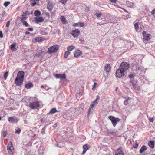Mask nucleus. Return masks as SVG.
Returning <instances> with one entry per match:
<instances>
[{
	"instance_id": "f257e3e1",
	"label": "nucleus",
	"mask_w": 155,
	"mask_h": 155,
	"mask_svg": "<svg viewBox=\"0 0 155 155\" xmlns=\"http://www.w3.org/2000/svg\"><path fill=\"white\" fill-rule=\"evenodd\" d=\"M136 76V74L133 72H131L128 76V77L130 78L129 82L132 85L134 88L136 90H139L140 89L139 86H138L137 84V81L134 79V77Z\"/></svg>"
},
{
	"instance_id": "f03ea898",
	"label": "nucleus",
	"mask_w": 155,
	"mask_h": 155,
	"mask_svg": "<svg viewBox=\"0 0 155 155\" xmlns=\"http://www.w3.org/2000/svg\"><path fill=\"white\" fill-rule=\"evenodd\" d=\"M132 63L131 64L132 69L133 71L137 72L140 71H142V67L140 65L135 59H133L132 60Z\"/></svg>"
},
{
	"instance_id": "7ed1b4c3",
	"label": "nucleus",
	"mask_w": 155,
	"mask_h": 155,
	"mask_svg": "<svg viewBox=\"0 0 155 155\" xmlns=\"http://www.w3.org/2000/svg\"><path fill=\"white\" fill-rule=\"evenodd\" d=\"M58 49V45H55L48 48L47 53L50 54L52 53L56 52Z\"/></svg>"
},
{
	"instance_id": "20e7f679",
	"label": "nucleus",
	"mask_w": 155,
	"mask_h": 155,
	"mask_svg": "<svg viewBox=\"0 0 155 155\" xmlns=\"http://www.w3.org/2000/svg\"><path fill=\"white\" fill-rule=\"evenodd\" d=\"M129 68V64L126 62H122L119 66V68L123 71L125 72Z\"/></svg>"
},
{
	"instance_id": "39448f33",
	"label": "nucleus",
	"mask_w": 155,
	"mask_h": 155,
	"mask_svg": "<svg viewBox=\"0 0 155 155\" xmlns=\"http://www.w3.org/2000/svg\"><path fill=\"white\" fill-rule=\"evenodd\" d=\"M108 118L111 120L113 126L114 127L116 125L117 122L120 120L118 118H115L112 116H109Z\"/></svg>"
},
{
	"instance_id": "423d86ee",
	"label": "nucleus",
	"mask_w": 155,
	"mask_h": 155,
	"mask_svg": "<svg viewBox=\"0 0 155 155\" xmlns=\"http://www.w3.org/2000/svg\"><path fill=\"white\" fill-rule=\"evenodd\" d=\"M142 35L143 37V41L145 43H146L149 41L151 35L150 34H146V32L143 31L142 32Z\"/></svg>"
},
{
	"instance_id": "0eeeda50",
	"label": "nucleus",
	"mask_w": 155,
	"mask_h": 155,
	"mask_svg": "<svg viewBox=\"0 0 155 155\" xmlns=\"http://www.w3.org/2000/svg\"><path fill=\"white\" fill-rule=\"evenodd\" d=\"M29 106L31 109H33L39 107L40 105L38 101H35L30 103Z\"/></svg>"
},
{
	"instance_id": "6e6552de",
	"label": "nucleus",
	"mask_w": 155,
	"mask_h": 155,
	"mask_svg": "<svg viewBox=\"0 0 155 155\" xmlns=\"http://www.w3.org/2000/svg\"><path fill=\"white\" fill-rule=\"evenodd\" d=\"M17 73V75L15 81V83L17 86H19V71H18V70H17L15 71L13 73V75Z\"/></svg>"
},
{
	"instance_id": "1a4fd4ad",
	"label": "nucleus",
	"mask_w": 155,
	"mask_h": 155,
	"mask_svg": "<svg viewBox=\"0 0 155 155\" xmlns=\"http://www.w3.org/2000/svg\"><path fill=\"white\" fill-rule=\"evenodd\" d=\"M73 114L71 112V110H69L67 111L65 114L63 115V117L67 119H69L72 117Z\"/></svg>"
},
{
	"instance_id": "9d476101",
	"label": "nucleus",
	"mask_w": 155,
	"mask_h": 155,
	"mask_svg": "<svg viewBox=\"0 0 155 155\" xmlns=\"http://www.w3.org/2000/svg\"><path fill=\"white\" fill-rule=\"evenodd\" d=\"M7 150L8 151V153L11 155L12 152V150L13 149V147L12 142L10 141L8 142L7 147Z\"/></svg>"
},
{
	"instance_id": "9b49d317",
	"label": "nucleus",
	"mask_w": 155,
	"mask_h": 155,
	"mask_svg": "<svg viewBox=\"0 0 155 155\" xmlns=\"http://www.w3.org/2000/svg\"><path fill=\"white\" fill-rule=\"evenodd\" d=\"M71 34L74 38L77 37L80 34V32L78 29H75L72 30Z\"/></svg>"
},
{
	"instance_id": "f8f14e48",
	"label": "nucleus",
	"mask_w": 155,
	"mask_h": 155,
	"mask_svg": "<svg viewBox=\"0 0 155 155\" xmlns=\"http://www.w3.org/2000/svg\"><path fill=\"white\" fill-rule=\"evenodd\" d=\"M124 72L123 71L119 68L117 69L116 72V74L117 77L121 78L124 75Z\"/></svg>"
},
{
	"instance_id": "ddd939ff",
	"label": "nucleus",
	"mask_w": 155,
	"mask_h": 155,
	"mask_svg": "<svg viewBox=\"0 0 155 155\" xmlns=\"http://www.w3.org/2000/svg\"><path fill=\"white\" fill-rule=\"evenodd\" d=\"M96 106L92 103H91L88 111V115L91 114L93 113L94 109V107Z\"/></svg>"
},
{
	"instance_id": "4468645a",
	"label": "nucleus",
	"mask_w": 155,
	"mask_h": 155,
	"mask_svg": "<svg viewBox=\"0 0 155 155\" xmlns=\"http://www.w3.org/2000/svg\"><path fill=\"white\" fill-rule=\"evenodd\" d=\"M56 78L60 79L61 80H63L66 78V76L65 74H57L55 75Z\"/></svg>"
},
{
	"instance_id": "2eb2a0df",
	"label": "nucleus",
	"mask_w": 155,
	"mask_h": 155,
	"mask_svg": "<svg viewBox=\"0 0 155 155\" xmlns=\"http://www.w3.org/2000/svg\"><path fill=\"white\" fill-rule=\"evenodd\" d=\"M115 155H124V154L121 147H120L115 150Z\"/></svg>"
},
{
	"instance_id": "dca6fc26",
	"label": "nucleus",
	"mask_w": 155,
	"mask_h": 155,
	"mask_svg": "<svg viewBox=\"0 0 155 155\" xmlns=\"http://www.w3.org/2000/svg\"><path fill=\"white\" fill-rule=\"evenodd\" d=\"M82 52L79 50H76L74 53V56L75 58H78L82 54Z\"/></svg>"
},
{
	"instance_id": "f3484780",
	"label": "nucleus",
	"mask_w": 155,
	"mask_h": 155,
	"mask_svg": "<svg viewBox=\"0 0 155 155\" xmlns=\"http://www.w3.org/2000/svg\"><path fill=\"white\" fill-rule=\"evenodd\" d=\"M24 76V72L22 71H20V86L23 83Z\"/></svg>"
},
{
	"instance_id": "a211bd4d",
	"label": "nucleus",
	"mask_w": 155,
	"mask_h": 155,
	"mask_svg": "<svg viewBox=\"0 0 155 155\" xmlns=\"http://www.w3.org/2000/svg\"><path fill=\"white\" fill-rule=\"evenodd\" d=\"M28 15H29L28 11H25L22 15V17H20V20L26 19L27 18Z\"/></svg>"
},
{
	"instance_id": "6ab92c4d",
	"label": "nucleus",
	"mask_w": 155,
	"mask_h": 155,
	"mask_svg": "<svg viewBox=\"0 0 155 155\" xmlns=\"http://www.w3.org/2000/svg\"><path fill=\"white\" fill-rule=\"evenodd\" d=\"M8 121L11 123L17 122L18 120L16 118H14L13 117H10L8 118Z\"/></svg>"
},
{
	"instance_id": "aec40b11",
	"label": "nucleus",
	"mask_w": 155,
	"mask_h": 155,
	"mask_svg": "<svg viewBox=\"0 0 155 155\" xmlns=\"http://www.w3.org/2000/svg\"><path fill=\"white\" fill-rule=\"evenodd\" d=\"M34 18L36 23H37L42 22L44 21V19L42 17H39L38 18L36 17Z\"/></svg>"
},
{
	"instance_id": "412c9836",
	"label": "nucleus",
	"mask_w": 155,
	"mask_h": 155,
	"mask_svg": "<svg viewBox=\"0 0 155 155\" xmlns=\"http://www.w3.org/2000/svg\"><path fill=\"white\" fill-rule=\"evenodd\" d=\"M110 69V65L109 64H106L104 67V71L107 72H109Z\"/></svg>"
},
{
	"instance_id": "4be33fe9",
	"label": "nucleus",
	"mask_w": 155,
	"mask_h": 155,
	"mask_svg": "<svg viewBox=\"0 0 155 155\" xmlns=\"http://www.w3.org/2000/svg\"><path fill=\"white\" fill-rule=\"evenodd\" d=\"M84 25V24L83 22H78L74 23L73 26L76 27L77 26L83 27Z\"/></svg>"
},
{
	"instance_id": "5701e85b",
	"label": "nucleus",
	"mask_w": 155,
	"mask_h": 155,
	"mask_svg": "<svg viewBox=\"0 0 155 155\" xmlns=\"http://www.w3.org/2000/svg\"><path fill=\"white\" fill-rule=\"evenodd\" d=\"M124 98L125 100L124 101V104L125 105H127L128 104L129 101L131 99V98L129 97H126Z\"/></svg>"
},
{
	"instance_id": "b1692460",
	"label": "nucleus",
	"mask_w": 155,
	"mask_h": 155,
	"mask_svg": "<svg viewBox=\"0 0 155 155\" xmlns=\"http://www.w3.org/2000/svg\"><path fill=\"white\" fill-rule=\"evenodd\" d=\"M57 111L56 110V108H52L50 111L47 114V115H49L50 114H52L55 113L57 112Z\"/></svg>"
},
{
	"instance_id": "393cba45",
	"label": "nucleus",
	"mask_w": 155,
	"mask_h": 155,
	"mask_svg": "<svg viewBox=\"0 0 155 155\" xmlns=\"http://www.w3.org/2000/svg\"><path fill=\"white\" fill-rule=\"evenodd\" d=\"M147 148V147L145 145H143L141 147L140 149L139 150V152L140 153H142L145 151L146 150Z\"/></svg>"
},
{
	"instance_id": "a878e982",
	"label": "nucleus",
	"mask_w": 155,
	"mask_h": 155,
	"mask_svg": "<svg viewBox=\"0 0 155 155\" xmlns=\"http://www.w3.org/2000/svg\"><path fill=\"white\" fill-rule=\"evenodd\" d=\"M11 49L13 51H16L17 50V49L16 48V44L15 43H14L11 45L10 46Z\"/></svg>"
},
{
	"instance_id": "bb28decb",
	"label": "nucleus",
	"mask_w": 155,
	"mask_h": 155,
	"mask_svg": "<svg viewBox=\"0 0 155 155\" xmlns=\"http://www.w3.org/2000/svg\"><path fill=\"white\" fill-rule=\"evenodd\" d=\"M53 8V5L52 4L49 3L47 5V9L50 11L51 12Z\"/></svg>"
},
{
	"instance_id": "cd10ccee",
	"label": "nucleus",
	"mask_w": 155,
	"mask_h": 155,
	"mask_svg": "<svg viewBox=\"0 0 155 155\" xmlns=\"http://www.w3.org/2000/svg\"><path fill=\"white\" fill-rule=\"evenodd\" d=\"M154 141H150L148 143V145L152 148H153L154 147Z\"/></svg>"
},
{
	"instance_id": "c85d7f7f",
	"label": "nucleus",
	"mask_w": 155,
	"mask_h": 155,
	"mask_svg": "<svg viewBox=\"0 0 155 155\" xmlns=\"http://www.w3.org/2000/svg\"><path fill=\"white\" fill-rule=\"evenodd\" d=\"M126 4L127 6L130 7H134V3L131 2L129 1L126 2Z\"/></svg>"
},
{
	"instance_id": "c756f323",
	"label": "nucleus",
	"mask_w": 155,
	"mask_h": 155,
	"mask_svg": "<svg viewBox=\"0 0 155 155\" xmlns=\"http://www.w3.org/2000/svg\"><path fill=\"white\" fill-rule=\"evenodd\" d=\"M33 84L31 83H28L26 84L25 87L27 89H30L33 87Z\"/></svg>"
},
{
	"instance_id": "7c9ffc66",
	"label": "nucleus",
	"mask_w": 155,
	"mask_h": 155,
	"mask_svg": "<svg viewBox=\"0 0 155 155\" xmlns=\"http://www.w3.org/2000/svg\"><path fill=\"white\" fill-rule=\"evenodd\" d=\"M100 99V97L97 95L96 97V99L94 100L91 103L95 104V105H97L98 104V102L97 100H99Z\"/></svg>"
},
{
	"instance_id": "2f4dec72",
	"label": "nucleus",
	"mask_w": 155,
	"mask_h": 155,
	"mask_svg": "<svg viewBox=\"0 0 155 155\" xmlns=\"http://www.w3.org/2000/svg\"><path fill=\"white\" fill-rule=\"evenodd\" d=\"M25 19H22L21 20V23L23 24L25 27H28L29 26V24H28L26 21L24 20Z\"/></svg>"
},
{
	"instance_id": "473e14b6",
	"label": "nucleus",
	"mask_w": 155,
	"mask_h": 155,
	"mask_svg": "<svg viewBox=\"0 0 155 155\" xmlns=\"http://www.w3.org/2000/svg\"><path fill=\"white\" fill-rule=\"evenodd\" d=\"M134 28L136 30V31L137 32L139 31V23L138 22L134 24Z\"/></svg>"
},
{
	"instance_id": "72a5a7b5",
	"label": "nucleus",
	"mask_w": 155,
	"mask_h": 155,
	"mask_svg": "<svg viewBox=\"0 0 155 155\" xmlns=\"http://www.w3.org/2000/svg\"><path fill=\"white\" fill-rule=\"evenodd\" d=\"M90 148V146L89 145L87 144H85L83 145V150L87 151Z\"/></svg>"
},
{
	"instance_id": "f704fd0d",
	"label": "nucleus",
	"mask_w": 155,
	"mask_h": 155,
	"mask_svg": "<svg viewBox=\"0 0 155 155\" xmlns=\"http://www.w3.org/2000/svg\"><path fill=\"white\" fill-rule=\"evenodd\" d=\"M34 14L35 15L37 16H38L41 15V13L39 11L37 10L35 11L34 13Z\"/></svg>"
},
{
	"instance_id": "c9c22d12",
	"label": "nucleus",
	"mask_w": 155,
	"mask_h": 155,
	"mask_svg": "<svg viewBox=\"0 0 155 155\" xmlns=\"http://www.w3.org/2000/svg\"><path fill=\"white\" fill-rule=\"evenodd\" d=\"M107 133L108 135H111V134H116V132L111 131V130H107Z\"/></svg>"
},
{
	"instance_id": "e433bc0d",
	"label": "nucleus",
	"mask_w": 155,
	"mask_h": 155,
	"mask_svg": "<svg viewBox=\"0 0 155 155\" xmlns=\"http://www.w3.org/2000/svg\"><path fill=\"white\" fill-rule=\"evenodd\" d=\"M70 54V52L68 51H66L64 54V57L65 58H67L68 56Z\"/></svg>"
},
{
	"instance_id": "4c0bfd02",
	"label": "nucleus",
	"mask_w": 155,
	"mask_h": 155,
	"mask_svg": "<svg viewBox=\"0 0 155 155\" xmlns=\"http://www.w3.org/2000/svg\"><path fill=\"white\" fill-rule=\"evenodd\" d=\"M74 48V46L73 45H71L68 47L67 48V50L69 51H71Z\"/></svg>"
},
{
	"instance_id": "58836bf2",
	"label": "nucleus",
	"mask_w": 155,
	"mask_h": 155,
	"mask_svg": "<svg viewBox=\"0 0 155 155\" xmlns=\"http://www.w3.org/2000/svg\"><path fill=\"white\" fill-rule=\"evenodd\" d=\"M60 19H61V21L62 22H63L64 23H65L66 20H65V18L64 16H61L60 17Z\"/></svg>"
},
{
	"instance_id": "ea45409f",
	"label": "nucleus",
	"mask_w": 155,
	"mask_h": 155,
	"mask_svg": "<svg viewBox=\"0 0 155 155\" xmlns=\"http://www.w3.org/2000/svg\"><path fill=\"white\" fill-rule=\"evenodd\" d=\"M95 15L97 17V18H99L101 16L102 14L101 12H96Z\"/></svg>"
},
{
	"instance_id": "a19ab883",
	"label": "nucleus",
	"mask_w": 155,
	"mask_h": 155,
	"mask_svg": "<svg viewBox=\"0 0 155 155\" xmlns=\"http://www.w3.org/2000/svg\"><path fill=\"white\" fill-rule=\"evenodd\" d=\"M68 0H58L59 2L63 4H65Z\"/></svg>"
},
{
	"instance_id": "79ce46f5",
	"label": "nucleus",
	"mask_w": 155,
	"mask_h": 155,
	"mask_svg": "<svg viewBox=\"0 0 155 155\" xmlns=\"http://www.w3.org/2000/svg\"><path fill=\"white\" fill-rule=\"evenodd\" d=\"M37 42H40L42 41V38L41 37H36L35 39Z\"/></svg>"
},
{
	"instance_id": "37998d69",
	"label": "nucleus",
	"mask_w": 155,
	"mask_h": 155,
	"mask_svg": "<svg viewBox=\"0 0 155 155\" xmlns=\"http://www.w3.org/2000/svg\"><path fill=\"white\" fill-rule=\"evenodd\" d=\"M8 75V72H6L4 74V78L5 80H6Z\"/></svg>"
},
{
	"instance_id": "c03bdc74",
	"label": "nucleus",
	"mask_w": 155,
	"mask_h": 155,
	"mask_svg": "<svg viewBox=\"0 0 155 155\" xmlns=\"http://www.w3.org/2000/svg\"><path fill=\"white\" fill-rule=\"evenodd\" d=\"M46 120L47 123L45 124H46L44 126L45 127H46L48 125L50 124L51 123V121H48L47 120V119H46Z\"/></svg>"
},
{
	"instance_id": "a18cd8bd",
	"label": "nucleus",
	"mask_w": 155,
	"mask_h": 155,
	"mask_svg": "<svg viewBox=\"0 0 155 155\" xmlns=\"http://www.w3.org/2000/svg\"><path fill=\"white\" fill-rule=\"evenodd\" d=\"M10 3V2H5L4 4V5L5 7H6Z\"/></svg>"
},
{
	"instance_id": "49530a36",
	"label": "nucleus",
	"mask_w": 155,
	"mask_h": 155,
	"mask_svg": "<svg viewBox=\"0 0 155 155\" xmlns=\"http://www.w3.org/2000/svg\"><path fill=\"white\" fill-rule=\"evenodd\" d=\"M41 54H42L41 52H38L35 54V56L36 57H39L40 56H41Z\"/></svg>"
},
{
	"instance_id": "de8ad7c7",
	"label": "nucleus",
	"mask_w": 155,
	"mask_h": 155,
	"mask_svg": "<svg viewBox=\"0 0 155 155\" xmlns=\"http://www.w3.org/2000/svg\"><path fill=\"white\" fill-rule=\"evenodd\" d=\"M7 135V132L5 131H3L2 132V135L3 137H5Z\"/></svg>"
},
{
	"instance_id": "09e8293b",
	"label": "nucleus",
	"mask_w": 155,
	"mask_h": 155,
	"mask_svg": "<svg viewBox=\"0 0 155 155\" xmlns=\"http://www.w3.org/2000/svg\"><path fill=\"white\" fill-rule=\"evenodd\" d=\"M138 146V144L137 143H135L133 146V147L134 148H137Z\"/></svg>"
},
{
	"instance_id": "8fccbe9b",
	"label": "nucleus",
	"mask_w": 155,
	"mask_h": 155,
	"mask_svg": "<svg viewBox=\"0 0 155 155\" xmlns=\"http://www.w3.org/2000/svg\"><path fill=\"white\" fill-rule=\"evenodd\" d=\"M37 5H38V4H37V2H35L34 1V2L33 3H31V5L33 6Z\"/></svg>"
},
{
	"instance_id": "3c124183",
	"label": "nucleus",
	"mask_w": 155,
	"mask_h": 155,
	"mask_svg": "<svg viewBox=\"0 0 155 155\" xmlns=\"http://www.w3.org/2000/svg\"><path fill=\"white\" fill-rule=\"evenodd\" d=\"M97 83L96 82H94V85H93L92 89L93 90L94 88L96 86H97Z\"/></svg>"
},
{
	"instance_id": "603ef678",
	"label": "nucleus",
	"mask_w": 155,
	"mask_h": 155,
	"mask_svg": "<svg viewBox=\"0 0 155 155\" xmlns=\"http://www.w3.org/2000/svg\"><path fill=\"white\" fill-rule=\"evenodd\" d=\"M41 34L44 35H46L47 34V33L45 31H42L41 32Z\"/></svg>"
},
{
	"instance_id": "864d4df0",
	"label": "nucleus",
	"mask_w": 155,
	"mask_h": 155,
	"mask_svg": "<svg viewBox=\"0 0 155 155\" xmlns=\"http://www.w3.org/2000/svg\"><path fill=\"white\" fill-rule=\"evenodd\" d=\"M41 122H43L45 123V124H46L47 123L46 120H44V119H41Z\"/></svg>"
},
{
	"instance_id": "5fc2aeb1",
	"label": "nucleus",
	"mask_w": 155,
	"mask_h": 155,
	"mask_svg": "<svg viewBox=\"0 0 155 155\" xmlns=\"http://www.w3.org/2000/svg\"><path fill=\"white\" fill-rule=\"evenodd\" d=\"M122 8L123 10H124V11L125 12H127V13H129V14H130V13H131V12H128V11L127 10L125 9H124V8Z\"/></svg>"
},
{
	"instance_id": "6e6d98bb",
	"label": "nucleus",
	"mask_w": 155,
	"mask_h": 155,
	"mask_svg": "<svg viewBox=\"0 0 155 155\" xmlns=\"http://www.w3.org/2000/svg\"><path fill=\"white\" fill-rule=\"evenodd\" d=\"M45 127H44L42 129L41 133L42 134H44L45 133Z\"/></svg>"
},
{
	"instance_id": "4d7b16f0",
	"label": "nucleus",
	"mask_w": 155,
	"mask_h": 155,
	"mask_svg": "<svg viewBox=\"0 0 155 155\" xmlns=\"http://www.w3.org/2000/svg\"><path fill=\"white\" fill-rule=\"evenodd\" d=\"M15 133L17 134H19V128H18L17 129V130H16Z\"/></svg>"
},
{
	"instance_id": "13d9d810",
	"label": "nucleus",
	"mask_w": 155,
	"mask_h": 155,
	"mask_svg": "<svg viewBox=\"0 0 155 155\" xmlns=\"http://www.w3.org/2000/svg\"><path fill=\"white\" fill-rule=\"evenodd\" d=\"M151 13L153 15L155 14V9H153L152 11L151 12Z\"/></svg>"
},
{
	"instance_id": "bf43d9fd",
	"label": "nucleus",
	"mask_w": 155,
	"mask_h": 155,
	"mask_svg": "<svg viewBox=\"0 0 155 155\" xmlns=\"http://www.w3.org/2000/svg\"><path fill=\"white\" fill-rule=\"evenodd\" d=\"M9 24H10V21H8L6 23V27H8L9 25Z\"/></svg>"
},
{
	"instance_id": "052dcab7",
	"label": "nucleus",
	"mask_w": 155,
	"mask_h": 155,
	"mask_svg": "<svg viewBox=\"0 0 155 155\" xmlns=\"http://www.w3.org/2000/svg\"><path fill=\"white\" fill-rule=\"evenodd\" d=\"M45 90L48 91L49 89V88H48V86H47L46 85H45Z\"/></svg>"
},
{
	"instance_id": "680f3d73",
	"label": "nucleus",
	"mask_w": 155,
	"mask_h": 155,
	"mask_svg": "<svg viewBox=\"0 0 155 155\" xmlns=\"http://www.w3.org/2000/svg\"><path fill=\"white\" fill-rule=\"evenodd\" d=\"M149 121L150 122H153V118H150L149 119Z\"/></svg>"
},
{
	"instance_id": "e2e57ef3",
	"label": "nucleus",
	"mask_w": 155,
	"mask_h": 155,
	"mask_svg": "<svg viewBox=\"0 0 155 155\" xmlns=\"http://www.w3.org/2000/svg\"><path fill=\"white\" fill-rule=\"evenodd\" d=\"M3 37L2 33L1 31H0V37L2 38Z\"/></svg>"
},
{
	"instance_id": "0e129e2a",
	"label": "nucleus",
	"mask_w": 155,
	"mask_h": 155,
	"mask_svg": "<svg viewBox=\"0 0 155 155\" xmlns=\"http://www.w3.org/2000/svg\"><path fill=\"white\" fill-rule=\"evenodd\" d=\"M79 41H81V42L82 43V42H84V40L83 38H79Z\"/></svg>"
},
{
	"instance_id": "69168bd1",
	"label": "nucleus",
	"mask_w": 155,
	"mask_h": 155,
	"mask_svg": "<svg viewBox=\"0 0 155 155\" xmlns=\"http://www.w3.org/2000/svg\"><path fill=\"white\" fill-rule=\"evenodd\" d=\"M45 15H46V16L47 17H50L49 13H48L46 12L45 13Z\"/></svg>"
},
{
	"instance_id": "338daca9",
	"label": "nucleus",
	"mask_w": 155,
	"mask_h": 155,
	"mask_svg": "<svg viewBox=\"0 0 155 155\" xmlns=\"http://www.w3.org/2000/svg\"><path fill=\"white\" fill-rule=\"evenodd\" d=\"M28 30L29 31H32L33 30V29L32 28H28Z\"/></svg>"
},
{
	"instance_id": "774afa93",
	"label": "nucleus",
	"mask_w": 155,
	"mask_h": 155,
	"mask_svg": "<svg viewBox=\"0 0 155 155\" xmlns=\"http://www.w3.org/2000/svg\"><path fill=\"white\" fill-rule=\"evenodd\" d=\"M86 151H86V150H83V151L82 152V154H84L85 153H86Z\"/></svg>"
}]
</instances>
